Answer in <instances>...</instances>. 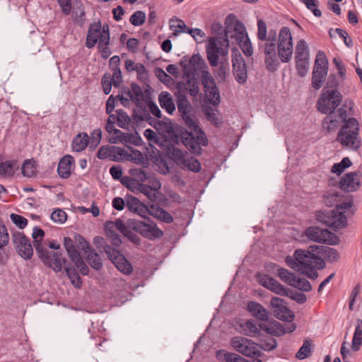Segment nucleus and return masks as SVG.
<instances>
[{"label": "nucleus", "instance_id": "45", "mask_svg": "<svg viewBox=\"0 0 362 362\" xmlns=\"http://www.w3.org/2000/svg\"><path fill=\"white\" fill-rule=\"evenodd\" d=\"M180 168L198 173L201 170V164L196 158L191 156L185 158V162L182 165Z\"/></svg>", "mask_w": 362, "mask_h": 362}, {"label": "nucleus", "instance_id": "16", "mask_svg": "<svg viewBox=\"0 0 362 362\" xmlns=\"http://www.w3.org/2000/svg\"><path fill=\"white\" fill-rule=\"evenodd\" d=\"M233 73L236 81L243 84L247 79V69L245 62L238 49L232 50Z\"/></svg>", "mask_w": 362, "mask_h": 362}, {"label": "nucleus", "instance_id": "58", "mask_svg": "<svg viewBox=\"0 0 362 362\" xmlns=\"http://www.w3.org/2000/svg\"><path fill=\"white\" fill-rule=\"evenodd\" d=\"M243 52L247 57L253 54V48L249 37L238 42Z\"/></svg>", "mask_w": 362, "mask_h": 362}, {"label": "nucleus", "instance_id": "23", "mask_svg": "<svg viewBox=\"0 0 362 362\" xmlns=\"http://www.w3.org/2000/svg\"><path fill=\"white\" fill-rule=\"evenodd\" d=\"M317 219L336 230L344 228L347 226V219L346 216L343 214L342 211L334 210L330 216L321 218L318 216Z\"/></svg>", "mask_w": 362, "mask_h": 362}, {"label": "nucleus", "instance_id": "37", "mask_svg": "<svg viewBox=\"0 0 362 362\" xmlns=\"http://www.w3.org/2000/svg\"><path fill=\"white\" fill-rule=\"evenodd\" d=\"M158 100L160 107L165 110L169 114H173L175 110V106L173 100L171 95L166 92L163 91L159 94Z\"/></svg>", "mask_w": 362, "mask_h": 362}, {"label": "nucleus", "instance_id": "48", "mask_svg": "<svg viewBox=\"0 0 362 362\" xmlns=\"http://www.w3.org/2000/svg\"><path fill=\"white\" fill-rule=\"evenodd\" d=\"M244 332L246 335L253 337L259 332V326L254 322V320H247L242 325Z\"/></svg>", "mask_w": 362, "mask_h": 362}, {"label": "nucleus", "instance_id": "5", "mask_svg": "<svg viewBox=\"0 0 362 362\" xmlns=\"http://www.w3.org/2000/svg\"><path fill=\"white\" fill-rule=\"evenodd\" d=\"M228 35L209 37L206 45V52L209 64L216 67L220 58L225 57L228 53Z\"/></svg>", "mask_w": 362, "mask_h": 362}, {"label": "nucleus", "instance_id": "13", "mask_svg": "<svg viewBox=\"0 0 362 362\" xmlns=\"http://www.w3.org/2000/svg\"><path fill=\"white\" fill-rule=\"evenodd\" d=\"M202 84L204 87L207 101L216 106L220 103L219 90L211 74L208 70L201 74Z\"/></svg>", "mask_w": 362, "mask_h": 362}, {"label": "nucleus", "instance_id": "59", "mask_svg": "<svg viewBox=\"0 0 362 362\" xmlns=\"http://www.w3.org/2000/svg\"><path fill=\"white\" fill-rule=\"evenodd\" d=\"M97 157L101 160L110 159L112 160V146H101L97 153Z\"/></svg>", "mask_w": 362, "mask_h": 362}, {"label": "nucleus", "instance_id": "30", "mask_svg": "<svg viewBox=\"0 0 362 362\" xmlns=\"http://www.w3.org/2000/svg\"><path fill=\"white\" fill-rule=\"evenodd\" d=\"M74 163V158L70 155L64 156L59 161L57 168L59 175L66 179L70 177L72 166Z\"/></svg>", "mask_w": 362, "mask_h": 362}, {"label": "nucleus", "instance_id": "3", "mask_svg": "<svg viewBox=\"0 0 362 362\" xmlns=\"http://www.w3.org/2000/svg\"><path fill=\"white\" fill-rule=\"evenodd\" d=\"M182 118L188 130L182 133L181 141L192 153L199 155L202 151V147L208 144V139L195 119L189 115Z\"/></svg>", "mask_w": 362, "mask_h": 362}, {"label": "nucleus", "instance_id": "1", "mask_svg": "<svg viewBox=\"0 0 362 362\" xmlns=\"http://www.w3.org/2000/svg\"><path fill=\"white\" fill-rule=\"evenodd\" d=\"M285 261L288 267L312 279L318 276L316 269H320L325 267L321 258L309 251V249L297 250L294 252V258L288 256Z\"/></svg>", "mask_w": 362, "mask_h": 362}, {"label": "nucleus", "instance_id": "17", "mask_svg": "<svg viewBox=\"0 0 362 362\" xmlns=\"http://www.w3.org/2000/svg\"><path fill=\"white\" fill-rule=\"evenodd\" d=\"M13 242L18 255L25 259L31 258L33 248L30 240L21 232L13 234Z\"/></svg>", "mask_w": 362, "mask_h": 362}, {"label": "nucleus", "instance_id": "56", "mask_svg": "<svg viewBox=\"0 0 362 362\" xmlns=\"http://www.w3.org/2000/svg\"><path fill=\"white\" fill-rule=\"evenodd\" d=\"M304 4H305L308 9L312 11L313 15L316 17H320L322 13L320 9L317 8V0H299Z\"/></svg>", "mask_w": 362, "mask_h": 362}, {"label": "nucleus", "instance_id": "9", "mask_svg": "<svg viewBox=\"0 0 362 362\" xmlns=\"http://www.w3.org/2000/svg\"><path fill=\"white\" fill-rule=\"evenodd\" d=\"M328 61L325 54L320 51L317 54L312 74V86L315 89L322 87L327 74Z\"/></svg>", "mask_w": 362, "mask_h": 362}, {"label": "nucleus", "instance_id": "10", "mask_svg": "<svg viewBox=\"0 0 362 362\" xmlns=\"http://www.w3.org/2000/svg\"><path fill=\"white\" fill-rule=\"evenodd\" d=\"M137 220L129 218L126 221L117 218L115 221L107 222V226L115 227L124 237L127 238L131 242L135 244H139L141 238L136 234Z\"/></svg>", "mask_w": 362, "mask_h": 362}, {"label": "nucleus", "instance_id": "11", "mask_svg": "<svg viewBox=\"0 0 362 362\" xmlns=\"http://www.w3.org/2000/svg\"><path fill=\"white\" fill-rule=\"evenodd\" d=\"M305 235L310 240L320 243L335 245L339 243V238L334 233L316 226L308 227Z\"/></svg>", "mask_w": 362, "mask_h": 362}, {"label": "nucleus", "instance_id": "7", "mask_svg": "<svg viewBox=\"0 0 362 362\" xmlns=\"http://www.w3.org/2000/svg\"><path fill=\"white\" fill-rule=\"evenodd\" d=\"M277 35L275 30L269 31L267 40H264V63L267 69L270 71H275L279 66V62L277 59L276 45Z\"/></svg>", "mask_w": 362, "mask_h": 362}, {"label": "nucleus", "instance_id": "63", "mask_svg": "<svg viewBox=\"0 0 362 362\" xmlns=\"http://www.w3.org/2000/svg\"><path fill=\"white\" fill-rule=\"evenodd\" d=\"M257 37L259 40L264 41L267 40V25L266 23L260 19L257 21Z\"/></svg>", "mask_w": 362, "mask_h": 362}, {"label": "nucleus", "instance_id": "29", "mask_svg": "<svg viewBox=\"0 0 362 362\" xmlns=\"http://www.w3.org/2000/svg\"><path fill=\"white\" fill-rule=\"evenodd\" d=\"M267 269L272 270L275 274H276L283 281L287 284L292 286L296 276L293 274L291 273L286 269L280 267L279 265L271 263L267 264Z\"/></svg>", "mask_w": 362, "mask_h": 362}, {"label": "nucleus", "instance_id": "28", "mask_svg": "<svg viewBox=\"0 0 362 362\" xmlns=\"http://www.w3.org/2000/svg\"><path fill=\"white\" fill-rule=\"evenodd\" d=\"M103 27L100 22L94 23L90 25L86 41V46L88 48L93 47L97 42H99L100 35L102 33Z\"/></svg>", "mask_w": 362, "mask_h": 362}, {"label": "nucleus", "instance_id": "25", "mask_svg": "<svg viewBox=\"0 0 362 362\" xmlns=\"http://www.w3.org/2000/svg\"><path fill=\"white\" fill-rule=\"evenodd\" d=\"M110 42L109 26L104 25L103 26L102 33L100 35V40L98 42V50L101 54V57L104 59H107L112 54L109 47Z\"/></svg>", "mask_w": 362, "mask_h": 362}, {"label": "nucleus", "instance_id": "61", "mask_svg": "<svg viewBox=\"0 0 362 362\" xmlns=\"http://www.w3.org/2000/svg\"><path fill=\"white\" fill-rule=\"evenodd\" d=\"M127 153L122 148L112 146V160L119 161L126 157Z\"/></svg>", "mask_w": 362, "mask_h": 362}, {"label": "nucleus", "instance_id": "50", "mask_svg": "<svg viewBox=\"0 0 362 362\" xmlns=\"http://www.w3.org/2000/svg\"><path fill=\"white\" fill-rule=\"evenodd\" d=\"M234 32H235V37L238 42H242L243 40L248 37L247 33L246 32L245 28L244 25L237 21L234 26Z\"/></svg>", "mask_w": 362, "mask_h": 362}, {"label": "nucleus", "instance_id": "41", "mask_svg": "<svg viewBox=\"0 0 362 362\" xmlns=\"http://www.w3.org/2000/svg\"><path fill=\"white\" fill-rule=\"evenodd\" d=\"M362 345V320H358L356 327L354 333L351 344V349L354 351L360 350Z\"/></svg>", "mask_w": 362, "mask_h": 362}, {"label": "nucleus", "instance_id": "22", "mask_svg": "<svg viewBox=\"0 0 362 362\" xmlns=\"http://www.w3.org/2000/svg\"><path fill=\"white\" fill-rule=\"evenodd\" d=\"M309 251L320 257L322 261L325 259L329 262H334L340 258L339 253L337 250L327 246L311 245L309 247ZM323 262L325 263V262Z\"/></svg>", "mask_w": 362, "mask_h": 362}, {"label": "nucleus", "instance_id": "35", "mask_svg": "<svg viewBox=\"0 0 362 362\" xmlns=\"http://www.w3.org/2000/svg\"><path fill=\"white\" fill-rule=\"evenodd\" d=\"M18 169V163L16 160H6L0 164V175L3 177H13Z\"/></svg>", "mask_w": 362, "mask_h": 362}, {"label": "nucleus", "instance_id": "60", "mask_svg": "<svg viewBox=\"0 0 362 362\" xmlns=\"http://www.w3.org/2000/svg\"><path fill=\"white\" fill-rule=\"evenodd\" d=\"M177 108L179 112L181 113L182 117H184L187 115L189 112L190 104L189 101L185 98H181L177 103Z\"/></svg>", "mask_w": 362, "mask_h": 362}, {"label": "nucleus", "instance_id": "32", "mask_svg": "<svg viewBox=\"0 0 362 362\" xmlns=\"http://www.w3.org/2000/svg\"><path fill=\"white\" fill-rule=\"evenodd\" d=\"M247 309L253 316L262 321H267L269 319L268 311L261 304L257 302H248Z\"/></svg>", "mask_w": 362, "mask_h": 362}, {"label": "nucleus", "instance_id": "39", "mask_svg": "<svg viewBox=\"0 0 362 362\" xmlns=\"http://www.w3.org/2000/svg\"><path fill=\"white\" fill-rule=\"evenodd\" d=\"M167 153L170 159L173 160V162L178 166L181 167L182 164L185 162V158L187 153H184L180 149L175 147L170 146L168 148Z\"/></svg>", "mask_w": 362, "mask_h": 362}, {"label": "nucleus", "instance_id": "42", "mask_svg": "<svg viewBox=\"0 0 362 362\" xmlns=\"http://www.w3.org/2000/svg\"><path fill=\"white\" fill-rule=\"evenodd\" d=\"M88 144V136L86 133H80L72 141V148L76 152L83 151Z\"/></svg>", "mask_w": 362, "mask_h": 362}, {"label": "nucleus", "instance_id": "8", "mask_svg": "<svg viewBox=\"0 0 362 362\" xmlns=\"http://www.w3.org/2000/svg\"><path fill=\"white\" fill-rule=\"evenodd\" d=\"M341 100L342 95L338 90H324L317 101V109L323 114H331L339 105Z\"/></svg>", "mask_w": 362, "mask_h": 362}, {"label": "nucleus", "instance_id": "14", "mask_svg": "<svg viewBox=\"0 0 362 362\" xmlns=\"http://www.w3.org/2000/svg\"><path fill=\"white\" fill-rule=\"evenodd\" d=\"M185 76L190 77L194 74H202L207 70V65L199 54H193L189 59L184 57L180 62Z\"/></svg>", "mask_w": 362, "mask_h": 362}, {"label": "nucleus", "instance_id": "31", "mask_svg": "<svg viewBox=\"0 0 362 362\" xmlns=\"http://www.w3.org/2000/svg\"><path fill=\"white\" fill-rule=\"evenodd\" d=\"M147 215H151L156 219L167 223H170L173 221V218L171 214L157 204H151L148 206Z\"/></svg>", "mask_w": 362, "mask_h": 362}, {"label": "nucleus", "instance_id": "62", "mask_svg": "<svg viewBox=\"0 0 362 362\" xmlns=\"http://www.w3.org/2000/svg\"><path fill=\"white\" fill-rule=\"evenodd\" d=\"M66 271L69 278L71 279L72 284L76 288H80L82 282L78 274H76L75 270L72 269L71 268H66Z\"/></svg>", "mask_w": 362, "mask_h": 362}, {"label": "nucleus", "instance_id": "24", "mask_svg": "<svg viewBox=\"0 0 362 362\" xmlns=\"http://www.w3.org/2000/svg\"><path fill=\"white\" fill-rule=\"evenodd\" d=\"M259 283L264 287L269 289L276 294L281 296H288V291L276 279L267 275L259 276Z\"/></svg>", "mask_w": 362, "mask_h": 362}, {"label": "nucleus", "instance_id": "54", "mask_svg": "<svg viewBox=\"0 0 362 362\" xmlns=\"http://www.w3.org/2000/svg\"><path fill=\"white\" fill-rule=\"evenodd\" d=\"M145 13L141 11H137L131 16L129 21L133 25L139 26L145 22Z\"/></svg>", "mask_w": 362, "mask_h": 362}, {"label": "nucleus", "instance_id": "15", "mask_svg": "<svg viewBox=\"0 0 362 362\" xmlns=\"http://www.w3.org/2000/svg\"><path fill=\"white\" fill-rule=\"evenodd\" d=\"M104 250L119 271L127 275L132 273V267L130 262L117 250L106 245L104 246Z\"/></svg>", "mask_w": 362, "mask_h": 362}, {"label": "nucleus", "instance_id": "20", "mask_svg": "<svg viewBox=\"0 0 362 362\" xmlns=\"http://www.w3.org/2000/svg\"><path fill=\"white\" fill-rule=\"evenodd\" d=\"M271 305L273 308L274 316L282 321L291 322L294 319L293 312L289 310L285 301L278 297H273L271 299Z\"/></svg>", "mask_w": 362, "mask_h": 362}, {"label": "nucleus", "instance_id": "26", "mask_svg": "<svg viewBox=\"0 0 362 362\" xmlns=\"http://www.w3.org/2000/svg\"><path fill=\"white\" fill-rule=\"evenodd\" d=\"M117 136L110 139L109 141L112 144L122 143L123 144L139 145L141 139L136 132L134 133H124L122 131H117Z\"/></svg>", "mask_w": 362, "mask_h": 362}, {"label": "nucleus", "instance_id": "52", "mask_svg": "<svg viewBox=\"0 0 362 362\" xmlns=\"http://www.w3.org/2000/svg\"><path fill=\"white\" fill-rule=\"evenodd\" d=\"M295 61L298 74L301 77L305 76L309 69V59H295Z\"/></svg>", "mask_w": 362, "mask_h": 362}, {"label": "nucleus", "instance_id": "36", "mask_svg": "<svg viewBox=\"0 0 362 362\" xmlns=\"http://www.w3.org/2000/svg\"><path fill=\"white\" fill-rule=\"evenodd\" d=\"M169 28L173 31V35L174 36H177L181 33H187L189 30V28L184 21L175 16L170 19Z\"/></svg>", "mask_w": 362, "mask_h": 362}, {"label": "nucleus", "instance_id": "2", "mask_svg": "<svg viewBox=\"0 0 362 362\" xmlns=\"http://www.w3.org/2000/svg\"><path fill=\"white\" fill-rule=\"evenodd\" d=\"M45 232L42 229L35 227L32 233L33 238V245L39 256V258L43 263L51 267L55 272H59L66 260L57 252L50 253L47 250V240H44Z\"/></svg>", "mask_w": 362, "mask_h": 362}, {"label": "nucleus", "instance_id": "64", "mask_svg": "<svg viewBox=\"0 0 362 362\" xmlns=\"http://www.w3.org/2000/svg\"><path fill=\"white\" fill-rule=\"evenodd\" d=\"M10 218L12 222L21 229L25 228L28 225V220L21 215L12 214Z\"/></svg>", "mask_w": 362, "mask_h": 362}, {"label": "nucleus", "instance_id": "57", "mask_svg": "<svg viewBox=\"0 0 362 362\" xmlns=\"http://www.w3.org/2000/svg\"><path fill=\"white\" fill-rule=\"evenodd\" d=\"M51 218L55 223H63L66 221L67 215L62 209H57L52 213Z\"/></svg>", "mask_w": 362, "mask_h": 362}, {"label": "nucleus", "instance_id": "53", "mask_svg": "<svg viewBox=\"0 0 362 362\" xmlns=\"http://www.w3.org/2000/svg\"><path fill=\"white\" fill-rule=\"evenodd\" d=\"M291 286L296 287L300 290L306 292L310 291L312 289V286L310 282L307 279L303 278L296 277L294 282L293 283Z\"/></svg>", "mask_w": 362, "mask_h": 362}, {"label": "nucleus", "instance_id": "40", "mask_svg": "<svg viewBox=\"0 0 362 362\" xmlns=\"http://www.w3.org/2000/svg\"><path fill=\"white\" fill-rule=\"evenodd\" d=\"M177 87L179 90L184 88L192 96L196 97L199 93V82L195 78H189L186 83H178Z\"/></svg>", "mask_w": 362, "mask_h": 362}, {"label": "nucleus", "instance_id": "46", "mask_svg": "<svg viewBox=\"0 0 362 362\" xmlns=\"http://www.w3.org/2000/svg\"><path fill=\"white\" fill-rule=\"evenodd\" d=\"M322 129L327 133L334 132L338 127L339 122L331 116H327L322 121Z\"/></svg>", "mask_w": 362, "mask_h": 362}, {"label": "nucleus", "instance_id": "44", "mask_svg": "<svg viewBox=\"0 0 362 362\" xmlns=\"http://www.w3.org/2000/svg\"><path fill=\"white\" fill-rule=\"evenodd\" d=\"M117 125L122 128L129 129L132 126V119L123 110H117Z\"/></svg>", "mask_w": 362, "mask_h": 362}, {"label": "nucleus", "instance_id": "21", "mask_svg": "<svg viewBox=\"0 0 362 362\" xmlns=\"http://www.w3.org/2000/svg\"><path fill=\"white\" fill-rule=\"evenodd\" d=\"M136 233L149 240L160 238L163 235V232L153 222L145 223L137 221Z\"/></svg>", "mask_w": 362, "mask_h": 362}, {"label": "nucleus", "instance_id": "55", "mask_svg": "<svg viewBox=\"0 0 362 362\" xmlns=\"http://www.w3.org/2000/svg\"><path fill=\"white\" fill-rule=\"evenodd\" d=\"M187 33L189 34L197 43H202L206 37L205 33L199 28H189Z\"/></svg>", "mask_w": 362, "mask_h": 362}, {"label": "nucleus", "instance_id": "43", "mask_svg": "<svg viewBox=\"0 0 362 362\" xmlns=\"http://www.w3.org/2000/svg\"><path fill=\"white\" fill-rule=\"evenodd\" d=\"M22 174L28 177H33L37 173L35 162L33 159H27L24 161L21 168Z\"/></svg>", "mask_w": 362, "mask_h": 362}, {"label": "nucleus", "instance_id": "33", "mask_svg": "<svg viewBox=\"0 0 362 362\" xmlns=\"http://www.w3.org/2000/svg\"><path fill=\"white\" fill-rule=\"evenodd\" d=\"M81 238L84 241V245L82 247L85 253L87 254L88 262L93 268L100 269L103 266L100 257L92 250L88 243L85 241L82 238Z\"/></svg>", "mask_w": 362, "mask_h": 362}, {"label": "nucleus", "instance_id": "4", "mask_svg": "<svg viewBox=\"0 0 362 362\" xmlns=\"http://www.w3.org/2000/svg\"><path fill=\"white\" fill-rule=\"evenodd\" d=\"M337 141L344 147L353 151H358L361 146V139L359 136V124L355 118H349L340 129Z\"/></svg>", "mask_w": 362, "mask_h": 362}, {"label": "nucleus", "instance_id": "51", "mask_svg": "<svg viewBox=\"0 0 362 362\" xmlns=\"http://www.w3.org/2000/svg\"><path fill=\"white\" fill-rule=\"evenodd\" d=\"M204 112L208 120L211 122L213 124L218 125L220 122L218 117V113L216 108L211 107H206L204 109Z\"/></svg>", "mask_w": 362, "mask_h": 362}, {"label": "nucleus", "instance_id": "18", "mask_svg": "<svg viewBox=\"0 0 362 362\" xmlns=\"http://www.w3.org/2000/svg\"><path fill=\"white\" fill-rule=\"evenodd\" d=\"M361 185L362 173L359 171L345 174L339 183L340 189L346 192L357 191Z\"/></svg>", "mask_w": 362, "mask_h": 362}, {"label": "nucleus", "instance_id": "34", "mask_svg": "<svg viewBox=\"0 0 362 362\" xmlns=\"http://www.w3.org/2000/svg\"><path fill=\"white\" fill-rule=\"evenodd\" d=\"M129 96L132 100L137 105H141L144 103H147L149 99L148 94L144 92L140 86L137 85L132 86Z\"/></svg>", "mask_w": 362, "mask_h": 362}, {"label": "nucleus", "instance_id": "47", "mask_svg": "<svg viewBox=\"0 0 362 362\" xmlns=\"http://www.w3.org/2000/svg\"><path fill=\"white\" fill-rule=\"evenodd\" d=\"M114 228L111 227V225L107 227V222L106 223L105 229L108 239L112 245L119 247L122 244V240L120 235L113 230Z\"/></svg>", "mask_w": 362, "mask_h": 362}, {"label": "nucleus", "instance_id": "27", "mask_svg": "<svg viewBox=\"0 0 362 362\" xmlns=\"http://www.w3.org/2000/svg\"><path fill=\"white\" fill-rule=\"evenodd\" d=\"M126 206L127 209L138 215L146 218L148 214V206L141 203L139 199L133 196L126 197Z\"/></svg>", "mask_w": 362, "mask_h": 362}, {"label": "nucleus", "instance_id": "38", "mask_svg": "<svg viewBox=\"0 0 362 362\" xmlns=\"http://www.w3.org/2000/svg\"><path fill=\"white\" fill-rule=\"evenodd\" d=\"M295 59H310L309 47L304 39H300L296 42Z\"/></svg>", "mask_w": 362, "mask_h": 362}, {"label": "nucleus", "instance_id": "49", "mask_svg": "<svg viewBox=\"0 0 362 362\" xmlns=\"http://www.w3.org/2000/svg\"><path fill=\"white\" fill-rule=\"evenodd\" d=\"M311 353V342L308 339H305L303 346L300 348L296 353V358L300 360H303L308 358Z\"/></svg>", "mask_w": 362, "mask_h": 362}, {"label": "nucleus", "instance_id": "6", "mask_svg": "<svg viewBox=\"0 0 362 362\" xmlns=\"http://www.w3.org/2000/svg\"><path fill=\"white\" fill-rule=\"evenodd\" d=\"M277 59L280 63H288L293 53V36L287 26L281 28L276 41Z\"/></svg>", "mask_w": 362, "mask_h": 362}, {"label": "nucleus", "instance_id": "12", "mask_svg": "<svg viewBox=\"0 0 362 362\" xmlns=\"http://www.w3.org/2000/svg\"><path fill=\"white\" fill-rule=\"evenodd\" d=\"M231 345L238 352L247 357L257 358L261 355L258 344L247 338L233 337Z\"/></svg>", "mask_w": 362, "mask_h": 362}, {"label": "nucleus", "instance_id": "19", "mask_svg": "<svg viewBox=\"0 0 362 362\" xmlns=\"http://www.w3.org/2000/svg\"><path fill=\"white\" fill-rule=\"evenodd\" d=\"M64 245L71 262L83 275H86L88 272V268L81 257L79 252L75 248L72 239L69 237H65L64 238Z\"/></svg>", "mask_w": 362, "mask_h": 362}]
</instances>
